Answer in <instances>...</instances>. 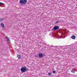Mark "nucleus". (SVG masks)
Masks as SVG:
<instances>
[{"instance_id":"12","label":"nucleus","mask_w":77,"mask_h":77,"mask_svg":"<svg viewBox=\"0 0 77 77\" xmlns=\"http://www.w3.org/2000/svg\"><path fill=\"white\" fill-rule=\"evenodd\" d=\"M53 73H56V71H53Z\"/></svg>"},{"instance_id":"18","label":"nucleus","mask_w":77,"mask_h":77,"mask_svg":"<svg viewBox=\"0 0 77 77\" xmlns=\"http://www.w3.org/2000/svg\"><path fill=\"white\" fill-rule=\"evenodd\" d=\"M18 50H17V51H18Z\"/></svg>"},{"instance_id":"7","label":"nucleus","mask_w":77,"mask_h":77,"mask_svg":"<svg viewBox=\"0 0 77 77\" xmlns=\"http://www.w3.org/2000/svg\"><path fill=\"white\" fill-rule=\"evenodd\" d=\"M72 39H75V36L74 35H72L71 37Z\"/></svg>"},{"instance_id":"11","label":"nucleus","mask_w":77,"mask_h":77,"mask_svg":"<svg viewBox=\"0 0 77 77\" xmlns=\"http://www.w3.org/2000/svg\"><path fill=\"white\" fill-rule=\"evenodd\" d=\"M71 72H72V73H74V72H75L73 70H72Z\"/></svg>"},{"instance_id":"13","label":"nucleus","mask_w":77,"mask_h":77,"mask_svg":"<svg viewBox=\"0 0 77 77\" xmlns=\"http://www.w3.org/2000/svg\"><path fill=\"white\" fill-rule=\"evenodd\" d=\"M58 38H62V37H60V36H58Z\"/></svg>"},{"instance_id":"10","label":"nucleus","mask_w":77,"mask_h":77,"mask_svg":"<svg viewBox=\"0 0 77 77\" xmlns=\"http://www.w3.org/2000/svg\"><path fill=\"white\" fill-rule=\"evenodd\" d=\"M3 3H2V2H0V5H3Z\"/></svg>"},{"instance_id":"17","label":"nucleus","mask_w":77,"mask_h":77,"mask_svg":"<svg viewBox=\"0 0 77 77\" xmlns=\"http://www.w3.org/2000/svg\"><path fill=\"white\" fill-rule=\"evenodd\" d=\"M18 53H19V54H20V53H19V51L17 52Z\"/></svg>"},{"instance_id":"15","label":"nucleus","mask_w":77,"mask_h":77,"mask_svg":"<svg viewBox=\"0 0 77 77\" xmlns=\"http://www.w3.org/2000/svg\"><path fill=\"white\" fill-rule=\"evenodd\" d=\"M59 23V21H57L56 22V23Z\"/></svg>"},{"instance_id":"5","label":"nucleus","mask_w":77,"mask_h":77,"mask_svg":"<svg viewBox=\"0 0 77 77\" xmlns=\"http://www.w3.org/2000/svg\"><path fill=\"white\" fill-rule=\"evenodd\" d=\"M1 26L2 28H4L5 27V25H4V24H3V23H1Z\"/></svg>"},{"instance_id":"9","label":"nucleus","mask_w":77,"mask_h":77,"mask_svg":"<svg viewBox=\"0 0 77 77\" xmlns=\"http://www.w3.org/2000/svg\"><path fill=\"white\" fill-rule=\"evenodd\" d=\"M3 21V19L1 18L0 19V22H2V21Z\"/></svg>"},{"instance_id":"1","label":"nucleus","mask_w":77,"mask_h":77,"mask_svg":"<svg viewBox=\"0 0 77 77\" xmlns=\"http://www.w3.org/2000/svg\"><path fill=\"white\" fill-rule=\"evenodd\" d=\"M20 71L22 72H25L26 71H28V69L27 68L26 66H25L24 67H22L20 69Z\"/></svg>"},{"instance_id":"8","label":"nucleus","mask_w":77,"mask_h":77,"mask_svg":"<svg viewBox=\"0 0 77 77\" xmlns=\"http://www.w3.org/2000/svg\"><path fill=\"white\" fill-rule=\"evenodd\" d=\"M17 57H18L19 59H20V55L19 54H17Z\"/></svg>"},{"instance_id":"3","label":"nucleus","mask_w":77,"mask_h":77,"mask_svg":"<svg viewBox=\"0 0 77 77\" xmlns=\"http://www.w3.org/2000/svg\"><path fill=\"white\" fill-rule=\"evenodd\" d=\"M6 38L8 42H11V41H10V40H9V37L8 36H6Z\"/></svg>"},{"instance_id":"4","label":"nucleus","mask_w":77,"mask_h":77,"mask_svg":"<svg viewBox=\"0 0 77 77\" xmlns=\"http://www.w3.org/2000/svg\"><path fill=\"white\" fill-rule=\"evenodd\" d=\"M38 56L39 57H42L43 56V54L41 53L39 54Z\"/></svg>"},{"instance_id":"2","label":"nucleus","mask_w":77,"mask_h":77,"mask_svg":"<svg viewBox=\"0 0 77 77\" xmlns=\"http://www.w3.org/2000/svg\"><path fill=\"white\" fill-rule=\"evenodd\" d=\"M20 3L22 5H25L27 2V0H20Z\"/></svg>"},{"instance_id":"14","label":"nucleus","mask_w":77,"mask_h":77,"mask_svg":"<svg viewBox=\"0 0 77 77\" xmlns=\"http://www.w3.org/2000/svg\"><path fill=\"white\" fill-rule=\"evenodd\" d=\"M48 75H51V74L50 73H48Z\"/></svg>"},{"instance_id":"16","label":"nucleus","mask_w":77,"mask_h":77,"mask_svg":"<svg viewBox=\"0 0 77 77\" xmlns=\"http://www.w3.org/2000/svg\"><path fill=\"white\" fill-rule=\"evenodd\" d=\"M35 57H38L36 55H35Z\"/></svg>"},{"instance_id":"6","label":"nucleus","mask_w":77,"mask_h":77,"mask_svg":"<svg viewBox=\"0 0 77 77\" xmlns=\"http://www.w3.org/2000/svg\"><path fill=\"white\" fill-rule=\"evenodd\" d=\"M59 29L58 26H55L54 27V30H57Z\"/></svg>"},{"instance_id":"19","label":"nucleus","mask_w":77,"mask_h":77,"mask_svg":"<svg viewBox=\"0 0 77 77\" xmlns=\"http://www.w3.org/2000/svg\"><path fill=\"white\" fill-rule=\"evenodd\" d=\"M20 58H21V57H20Z\"/></svg>"}]
</instances>
